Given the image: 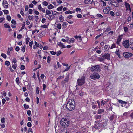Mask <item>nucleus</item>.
<instances>
[{"mask_svg":"<svg viewBox=\"0 0 133 133\" xmlns=\"http://www.w3.org/2000/svg\"><path fill=\"white\" fill-rule=\"evenodd\" d=\"M75 106V101L72 99L69 100L66 105V108L69 111H72L74 110Z\"/></svg>","mask_w":133,"mask_h":133,"instance_id":"obj_1","label":"nucleus"},{"mask_svg":"<svg viewBox=\"0 0 133 133\" xmlns=\"http://www.w3.org/2000/svg\"><path fill=\"white\" fill-rule=\"evenodd\" d=\"M69 122L68 119L63 118L61 119L60 123L62 126L64 127H66L69 125Z\"/></svg>","mask_w":133,"mask_h":133,"instance_id":"obj_2","label":"nucleus"},{"mask_svg":"<svg viewBox=\"0 0 133 133\" xmlns=\"http://www.w3.org/2000/svg\"><path fill=\"white\" fill-rule=\"evenodd\" d=\"M85 77L83 75L80 78L78 79L77 81V84L81 86L84 84L85 82Z\"/></svg>","mask_w":133,"mask_h":133,"instance_id":"obj_3","label":"nucleus"},{"mask_svg":"<svg viewBox=\"0 0 133 133\" xmlns=\"http://www.w3.org/2000/svg\"><path fill=\"white\" fill-rule=\"evenodd\" d=\"M90 77L92 79L95 80L99 79L100 75L97 73H94L91 75Z\"/></svg>","mask_w":133,"mask_h":133,"instance_id":"obj_4","label":"nucleus"},{"mask_svg":"<svg viewBox=\"0 0 133 133\" xmlns=\"http://www.w3.org/2000/svg\"><path fill=\"white\" fill-rule=\"evenodd\" d=\"M91 70L92 72L98 71L100 70L99 65H97L93 66L91 68Z\"/></svg>","mask_w":133,"mask_h":133,"instance_id":"obj_5","label":"nucleus"},{"mask_svg":"<svg viewBox=\"0 0 133 133\" xmlns=\"http://www.w3.org/2000/svg\"><path fill=\"white\" fill-rule=\"evenodd\" d=\"M123 55L124 57L126 58L130 57L133 55L132 54L128 52H124Z\"/></svg>","mask_w":133,"mask_h":133,"instance_id":"obj_6","label":"nucleus"},{"mask_svg":"<svg viewBox=\"0 0 133 133\" xmlns=\"http://www.w3.org/2000/svg\"><path fill=\"white\" fill-rule=\"evenodd\" d=\"M129 41V40H125L123 42V45L125 48H128Z\"/></svg>","mask_w":133,"mask_h":133,"instance_id":"obj_7","label":"nucleus"},{"mask_svg":"<svg viewBox=\"0 0 133 133\" xmlns=\"http://www.w3.org/2000/svg\"><path fill=\"white\" fill-rule=\"evenodd\" d=\"M2 5L5 8H8V4L6 0H3Z\"/></svg>","mask_w":133,"mask_h":133,"instance_id":"obj_8","label":"nucleus"},{"mask_svg":"<svg viewBox=\"0 0 133 133\" xmlns=\"http://www.w3.org/2000/svg\"><path fill=\"white\" fill-rule=\"evenodd\" d=\"M102 57L107 60L110 59V55L109 54L105 53L102 55Z\"/></svg>","mask_w":133,"mask_h":133,"instance_id":"obj_9","label":"nucleus"},{"mask_svg":"<svg viewBox=\"0 0 133 133\" xmlns=\"http://www.w3.org/2000/svg\"><path fill=\"white\" fill-rule=\"evenodd\" d=\"M95 123L97 124V125L99 127L102 126H105L107 124L106 122H105H105H104V123L103 124H102L101 123H99L98 121H95Z\"/></svg>","mask_w":133,"mask_h":133,"instance_id":"obj_10","label":"nucleus"},{"mask_svg":"<svg viewBox=\"0 0 133 133\" xmlns=\"http://www.w3.org/2000/svg\"><path fill=\"white\" fill-rule=\"evenodd\" d=\"M93 2V0H84V2L86 4H92Z\"/></svg>","mask_w":133,"mask_h":133,"instance_id":"obj_11","label":"nucleus"},{"mask_svg":"<svg viewBox=\"0 0 133 133\" xmlns=\"http://www.w3.org/2000/svg\"><path fill=\"white\" fill-rule=\"evenodd\" d=\"M55 27H57L59 29H60L61 28V24L58 23V24H56V23L55 24Z\"/></svg>","mask_w":133,"mask_h":133,"instance_id":"obj_12","label":"nucleus"},{"mask_svg":"<svg viewBox=\"0 0 133 133\" xmlns=\"http://www.w3.org/2000/svg\"><path fill=\"white\" fill-rule=\"evenodd\" d=\"M112 5H113L114 6L118 7L119 6V4H118L116 2L114 1V2H112L111 4Z\"/></svg>","mask_w":133,"mask_h":133,"instance_id":"obj_13","label":"nucleus"},{"mask_svg":"<svg viewBox=\"0 0 133 133\" xmlns=\"http://www.w3.org/2000/svg\"><path fill=\"white\" fill-rule=\"evenodd\" d=\"M38 9L40 11H41L43 12L44 13L45 12V10L42 8L41 5H39L38 6Z\"/></svg>","mask_w":133,"mask_h":133,"instance_id":"obj_14","label":"nucleus"},{"mask_svg":"<svg viewBox=\"0 0 133 133\" xmlns=\"http://www.w3.org/2000/svg\"><path fill=\"white\" fill-rule=\"evenodd\" d=\"M48 16H49V18H48V19L50 20L53 19L55 18V16L53 15H48Z\"/></svg>","mask_w":133,"mask_h":133,"instance_id":"obj_15","label":"nucleus"},{"mask_svg":"<svg viewBox=\"0 0 133 133\" xmlns=\"http://www.w3.org/2000/svg\"><path fill=\"white\" fill-rule=\"evenodd\" d=\"M57 44L59 46L62 47V48H65V46L63 45V43L61 42H58Z\"/></svg>","mask_w":133,"mask_h":133,"instance_id":"obj_16","label":"nucleus"},{"mask_svg":"<svg viewBox=\"0 0 133 133\" xmlns=\"http://www.w3.org/2000/svg\"><path fill=\"white\" fill-rule=\"evenodd\" d=\"M109 10H108L106 8L104 9L103 10V12L104 13L106 14H109Z\"/></svg>","mask_w":133,"mask_h":133,"instance_id":"obj_17","label":"nucleus"},{"mask_svg":"<svg viewBox=\"0 0 133 133\" xmlns=\"http://www.w3.org/2000/svg\"><path fill=\"white\" fill-rule=\"evenodd\" d=\"M67 24L68 23L66 22H64L62 24V27L64 28H66L67 27Z\"/></svg>","mask_w":133,"mask_h":133,"instance_id":"obj_18","label":"nucleus"},{"mask_svg":"<svg viewBox=\"0 0 133 133\" xmlns=\"http://www.w3.org/2000/svg\"><path fill=\"white\" fill-rule=\"evenodd\" d=\"M125 5L127 9H128L129 8H130V6L129 4L127 2H125Z\"/></svg>","mask_w":133,"mask_h":133,"instance_id":"obj_19","label":"nucleus"},{"mask_svg":"<svg viewBox=\"0 0 133 133\" xmlns=\"http://www.w3.org/2000/svg\"><path fill=\"white\" fill-rule=\"evenodd\" d=\"M25 46H22L21 49V51L23 53L25 51Z\"/></svg>","mask_w":133,"mask_h":133,"instance_id":"obj_20","label":"nucleus"},{"mask_svg":"<svg viewBox=\"0 0 133 133\" xmlns=\"http://www.w3.org/2000/svg\"><path fill=\"white\" fill-rule=\"evenodd\" d=\"M59 19L61 22H62L64 21V17H63L62 15L60 16L59 17Z\"/></svg>","mask_w":133,"mask_h":133,"instance_id":"obj_21","label":"nucleus"},{"mask_svg":"<svg viewBox=\"0 0 133 133\" xmlns=\"http://www.w3.org/2000/svg\"><path fill=\"white\" fill-rule=\"evenodd\" d=\"M110 46L108 45H106L104 47V49L106 51H108L109 49Z\"/></svg>","mask_w":133,"mask_h":133,"instance_id":"obj_22","label":"nucleus"},{"mask_svg":"<svg viewBox=\"0 0 133 133\" xmlns=\"http://www.w3.org/2000/svg\"><path fill=\"white\" fill-rule=\"evenodd\" d=\"M25 22H24L22 24V26L20 30V31H21L22 30L24 29L25 26Z\"/></svg>","mask_w":133,"mask_h":133,"instance_id":"obj_23","label":"nucleus"},{"mask_svg":"<svg viewBox=\"0 0 133 133\" xmlns=\"http://www.w3.org/2000/svg\"><path fill=\"white\" fill-rule=\"evenodd\" d=\"M118 102L119 103H121V104H126L127 103V102H126L121 100H119Z\"/></svg>","mask_w":133,"mask_h":133,"instance_id":"obj_24","label":"nucleus"},{"mask_svg":"<svg viewBox=\"0 0 133 133\" xmlns=\"http://www.w3.org/2000/svg\"><path fill=\"white\" fill-rule=\"evenodd\" d=\"M115 53L117 55L119 58H120L121 56L120 55V53L119 52V50L118 49V51H117L115 52Z\"/></svg>","mask_w":133,"mask_h":133,"instance_id":"obj_25","label":"nucleus"},{"mask_svg":"<svg viewBox=\"0 0 133 133\" xmlns=\"http://www.w3.org/2000/svg\"><path fill=\"white\" fill-rule=\"evenodd\" d=\"M123 35H119L118 37L117 40L118 41H121L122 38V37Z\"/></svg>","mask_w":133,"mask_h":133,"instance_id":"obj_26","label":"nucleus"},{"mask_svg":"<svg viewBox=\"0 0 133 133\" xmlns=\"http://www.w3.org/2000/svg\"><path fill=\"white\" fill-rule=\"evenodd\" d=\"M48 9H51L54 8V6L51 4H50L48 6Z\"/></svg>","mask_w":133,"mask_h":133,"instance_id":"obj_27","label":"nucleus"},{"mask_svg":"<svg viewBox=\"0 0 133 133\" xmlns=\"http://www.w3.org/2000/svg\"><path fill=\"white\" fill-rule=\"evenodd\" d=\"M42 4L44 6H46L48 5V2L46 1H44L42 3Z\"/></svg>","mask_w":133,"mask_h":133,"instance_id":"obj_28","label":"nucleus"},{"mask_svg":"<svg viewBox=\"0 0 133 133\" xmlns=\"http://www.w3.org/2000/svg\"><path fill=\"white\" fill-rule=\"evenodd\" d=\"M16 82L18 85H19V77H17L16 79Z\"/></svg>","mask_w":133,"mask_h":133,"instance_id":"obj_29","label":"nucleus"},{"mask_svg":"<svg viewBox=\"0 0 133 133\" xmlns=\"http://www.w3.org/2000/svg\"><path fill=\"white\" fill-rule=\"evenodd\" d=\"M28 18L29 20H32L34 18V16L33 15H29L28 17Z\"/></svg>","mask_w":133,"mask_h":133,"instance_id":"obj_30","label":"nucleus"},{"mask_svg":"<svg viewBox=\"0 0 133 133\" xmlns=\"http://www.w3.org/2000/svg\"><path fill=\"white\" fill-rule=\"evenodd\" d=\"M5 65H7V66H9L10 64V62L9 61H6L5 62Z\"/></svg>","mask_w":133,"mask_h":133,"instance_id":"obj_31","label":"nucleus"},{"mask_svg":"<svg viewBox=\"0 0 133 133\" xmlns=\"http://www.w3.org/2000/svg\"><path fill=\"white\" fill-rule=\"evenodd\" d=\"M1 56L2 57L5 59L7 57L6 55L5 54L3 53L1 54Z\"/></svg>","mask_w":133,"mask_h":133,"instance_id":"obj_32","label":"nucleus"},{"mask_svg":"<svg viewBox=\"0 0 133 133\" xmlns=\"http://www.w3.org/2000/svg\"><path fill=\"white\" fill-rule=\"evenodd\" d=\"M63 8V6H61L60 7L58 8L57 9V10L59 11L62 10V9Z\"/></svg>","mask_w":133,"mask_h":133,"instance_id":"obj_33","label":"nucleus"},{"mask_svg":"<svg viewBox=\"0 0 133 133\" xmlns=\"http://www.w3.org/2000/svg\"><path fill=\"white\" fill-rule=\"evenodd\" d=\"M95 118L97 119H99L101 118V115L95 116Z\"/></svg>","mask_w":133,"mask_h":133,"instance_id":"obj_34","label":"nucleus"},{"mask_svg":"<svg viewBox=\"0 0 133 133\" xmlns=\"http://www.w3.org/2000/svg\"><path fill=\"white\" fill-rule=\"evenodd\" d=\"M52 13L53 14L52 15L54 14V15H57L58 14H59V13L58 12H56V11H52Z\"/></svg>","mask_w":133,"mask_h":133,"instance_id":"obj_35","label":"nucleus"},{"mask_svg":"<svg viewBox=\"0 0 133 133\" xmlns=\"http://www.w3.org/2000/svg\"><path fill=\"white\" fill-rule=\"evenodd\" d=\"M46 14H47L48 15L50 14L51 13V12L50 10H46Z\"/></svg>","mask_w":133,"mask_h":133,"instance_id":"obj_36","label":"nucleus"},{"mask_svg":"<svg viewBox=\"0 0 133 133\" xmlns=\"http://www.w3.org/2000/svg\"><path fill=\"white\" fill-rule=\"evenodd\" d=\"M3 11L5 14H9L8 11L7 10H3Z\"/></svg>","mask_w":133,"mask_h":133,"instance_id":"obj_37","label":"nucleus"},{"mask_svg":"<svg viewBox=\"0 0 133 133\" xmlns=\"http://www.w3.org/2000/svg\"><path fill=\"white\" fill-rule=\"evenodd\" d=\"M69 76V75L68 74L67 76V77L65 78V80L64 81H63V82H66L68 81Z\"/></svg>","mask_w":133,"mask_h":133,"instance_id":"obj_38","label":"nucleus"},{"mask_svg":"<svg viewBox=\"0 0 133 133\" xmlns=\"http://www.w3.org/2000/svg\"><path fill=\"white\" fill-rule=\"evenodd\" d=\"M65 14H67L69 13L72 14L73 13V12L72 11L68 10L66 11L65 12Z\"/></svg>","mask_w":133,"mask_h":133,"instance_id":"obj_39","label":"nucleus"},{"mask_svg":"<svg viewBox=\"0 0 133 133\" xmlns=\"http://www.w3.org/2000/svg\"><path fill=\"white\" fill-rule=\"evenodd\" d=\"M104 111V110L103 109L99 110L98 111V113L101 114L102 112H103Z\"/></svg>","mask_w":133,"mask_h":133,"instance_id":"obj_40","label":"nucleus"},{"mask_svg":"<svg viewBox=\"0 0 133 133\" xmlns=\"http://www.w3.org/2000/svg\"><path fill=\"white\" fill-rule=\"evenodd\" d=\"M4 26L5 28H10V27L6 23L4 24Z\"/></svg>","mask_w":133,"mask_h":133,"instance_id":"obj_41","label":"nucleus"},{"mask_svg":"<svg viewBox=\"0 0 133 133\" xmlns=\"http://www.w3.org/2000/svg\"><path fill=\"white\" fill-rule=\"evenodd\" d=\"M51 61V58L50 57L48 56L47 57V62L48 63H50V62Z\"/></svg>","mask_w":133,"mask_h":133,"instance_id":"obj_42","label":"nucleus"},{"mask_svg":"<svg viewBox=\"0 0 133 133\" xmlns=\"http://www.w3.org/2000/svg\"><path fill=\"white\" fill-rule=\"evenodd\" d=\"M36 93L38 94H39V87H37L36 88Z\"/></svg>","mask_w":133,"mask_h":133,"instance_id":"obj_43","label":"nucleus"},{"mask_svg":"<svg viewBox=\"0 0 133 133\" xmlns=\"http://www.w3.org/2000/svg\"><path fill=\"white\" fill-rule=\"evenodd\" d=\"M114 116V115H112L110 117V120L112 121V120L113 119Z\"/></svg>","mask_w":133,"mask_h":133,"instance_id":"obj_44","label":"nucleus"},{"mask_svg":"<svg viewBox=\"0 0 133 133\" xmlns=\"http://www.w3.org/2000/svg\"><path fill=\"white\" fill-rule=\"evenodd\" d=\"M24 107L26 109H27L29 108V106L28 105H26V104H24Z\"/></svg>","mask_w":133,"mask_h":133,"instance_id":"obj_45","label":"nucleus"},{"mask_svg":"<svg viewBox=\"0 0 133 133\" xmlns=\"http://www.w3.org/2000/svg\"><path fill=\"white\" fill-rule=\"evenodd\" d=\"M33 43L32 41H31L29 43V45L31 48L32 46V45Z\"/></svg>","mask_w":133,"mask_h":133,"instance_id":"obj_46","label":"nucleus"},{"mask_svg":"<svg viewBox=\"0 0 133 133\" xmlns=\"http://www.w3.org/2000/svg\"><path fill=\"white\" fill-rule=\"evenodd\" d=\"M25 69V66L24 65H22L21 66L20 69L21 70H24Z\"/></svg>","mask_w":133,"mask_h":133,"instance_id":"obj_47","label":"nucleus"},{"mask_svg":"<svg viewBox=\"0 0 133 133\" xmlns=\"http://www.w3.org/2000/svg\"><path fill=\"white\" fill-rule=\"evenodd\" d=\"M101 2H102L103 5V6H106V3L105 2L101 0Z\"/></svg>","mask_w":133,"mask_h":133,"instance_id":"obj_48","label":"nucleus"},{"mask_svg":"<svg viewBox=\"0 0 133 133\" xmlns=\"http://www.w3.org/2000/svg\"><path fill=\"white\" fill-rule=\"evenodd\" d=\"M8 21H10L11 20V17L9 15H7L6 17Z\"/></svg>","mask_w":133,"mask_h":133,"instance_id":"obj_49","label":"nucleus"},{"mask_svg":"<svg viewBox=\"0 0 133 133\" xmlns=\"http://www.w3.org/2000/svg\"><path fill=\"white\" fill-rule=\"evenodd\" d=\"M28 133H33L32 129L31 128H30L28 129Z\"/></svg>","mask_w":133,"mask_h":133,"instance_id":"obj_50","label":"nucleus"},{"mask_svg":"<svg viewBox=\"0 0 133 133\" xmlns=\"http://www.w3.org/2000/svg\"><path fill=\"white\" fill-rule=\"evenodd\" d=\"M35 46L37 47H39V43L36 41L35 42Z\"/></svg>","mask_w":133,"mask_h":133,"instance_id":"obj_51","label":"nucleus"},{"mask_svg":"<svg viewBox=\"0 0 133 133\" xmlns=\"http://www.w3.org/2000/svg\"><path fill=\"white\" fill-rule=\"evenodd\" d=\"M50 53L52 55H54L56 54V52H54V51H50Z\"/></svg>","mask_w":133,"mask_h":133,"instance_id":"obj_52","label":"nucleus"},{"mask_svg":"<svg viewBox=\"0 0 133 133\" xmlns=\"http://www.w3.org/2000/svg\"><path fill=\"white\" fill-rule=\"evenodd\" d=\"M34 17L35 20L36 22H37V20H38L39 19L38 17V16L36 15Z\"/></svg>","mask_w":133,"mask_h":133,"instance_id":"obj_53","label":"nucleus"},{"mask_svg":"<svg viewBox=\"0 0 133 133\" xmlns=\"http://www.w3.org/2000/svg\"><path fill=\"white\" fill-rule=\"evenodd\" d=\"M32 10L31 9H29V13L30 14H32Z\"/></svg>","mask_w":133,"mask_h":133,"instance_id":"obj_54","label":"nucleus"},{"mask_svg":"<svg viewBox=\"0 0 133 133\" xmlns=\"http://www.w3.org/2000/svg\"><path fill=\"white\" fill-rule=\"evenodd\" d=\"M104 101L103 100H102V101H101V103L103 105H104L105 104V103H106L108 101H105L104 102H103Z\"/></svg>","mask_w":133,"mask_h":133,"instance_id":"obj_55","label":"nucleus"},{"mask_svg":"<svg viewBox=\"0 0 133 133\" xmlns=\"http://www.w3.org/2000/svg\"><path fill=\"white\" fill-rule=\"evenodd\" d=\"M110 14L112 16H114L115 15L114 12L112 11H110Z\"/></svg>","mask_w":133,"mask_h":133,"instance_id":"obj_56","label":"nucleus"},{"mask_svg":"<svg viewBox=\"0 0 133 133\" xmlns=\"http://www.w3.org/2000/svg\"><path fill=\"white\" fill-rule=\"evenodd\" d=\"M22 37V35L21 34H19L17 36V38L18 39L21 38Z\"/></svg>","mask_w":133,"mask_h":133,"instance_id":"obj_57","label":"nucleus"},{"mask_svg":"<svg viewBox=\"0 0 133 133\" xmlns=\"http://www.w3.org/2000/svg\"><path fill=\"white\" fill-rule=\"evenodd\" d=\"M131 16H129L128 18V22H130L131 21Z\"/></svg>","mask_w":133,"mask_h":133,"instance_id":"obj_58","label":"nucleus"},{"mask_svg":"<svg viewBox=\"0 0 133 133\" xmlns=\"http://www.w3.org/2000/svg\"><path fill=\"white\" fill-rule=\"evenodd\" d=\"M75 41V39L74 38H72L71 39H70L69 40V42L70 43H73Z\"/></svg>","mask_w":133,"mask_h":133,"instance_id":"obj_59","label":"nucleus"},{"mask_svg":"<svg viewBox=\"0 0 133 133\" xmlns=\"http://www.w3.org/2000/svg\"><path fill=\"white\" fill-rule=\"evenodd\" d=\"M27 114L28 116H30L31 114V111L30 110H28L27 112Z\"/></svg>","mask_w":133,"mask_h":133,"instance_id":"obj_60","label":"nucleus"},{"mask_svg":"<svg viewBox=\"0 0 133 133\" xmlns=\"http://www.w3.org/2000/svg\"><path fill=\"white\" fill-rule=\"evenodd\" d=\"M27 125L29 127H31V124L30 122H28L27 124Z\"/></svg>","mask_w":133,"mask_h":133,"instance_id":"obj_61","label":"nucleus"},{"mask_svg":"<svg viewBox=\"0 0 133 133\" xmlns=\"http://www.w3.org/2000/svg\"><path fill=\"white\" fill-rule=\"evenodd\" d=\"M124 31L125 32H127L128 31V28L126 27H125L124 28Z\"/></svg>","mask_w":133,"mask_h":133,"instance_id":"obj_62","label":"nucleus"},{"mask_svg":"<svg viewBox=\"0 0 133 133\" xmlns=\"http://www.w3.org/2000/svg\"><path fill=\"white\" fill-rule=\"evenodd\" d=\"M0 126L2 128H3L5 127V125L4 124H1Z\"/></svg>","mask_w":133,"mask_h":133,"instance_id":"obj_63","label":"nucleus"},{"mask_svg":"<svg viewBox=\"0 0 133 133\" xmlns=\"http://www.w3.org/2000/svg\"><path fill=\"white\" fill-rule=\"evenodd\" d=\"M129 46L130 48L133 50V43H132L131 44H130Z\"/></svg>","mask_w":133,"mask_h":133,"instance_id":"obj_64","label":"nucleus"}]
</instances>
